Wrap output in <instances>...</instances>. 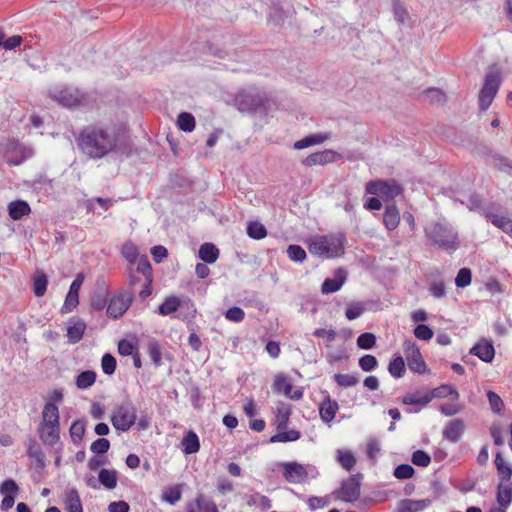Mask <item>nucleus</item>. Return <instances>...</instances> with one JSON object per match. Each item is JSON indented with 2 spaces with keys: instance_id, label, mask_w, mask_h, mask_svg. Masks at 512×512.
<instances>
[{
  "instance_id": "obj_1",
  "label": "nucleus",
  "mask_w": 512,
  "mask_h": 512,
  "mask_svg": "<svg viewBox=\"0 0 512 512\" xmlns=\"http://www.w3.org/2000/svg\"><path fill=\"white\" fill-rule=\"evenodd\" d=\"M76 141L86 156L91 159H102L116 148L118 134L114 127L90 124L80 131Z\"/></svg>"
},
{
  "instance_id": "obj_2",
  "label": "nucleus",
  "mask_w": 512,
  "mask_h": 512,
  "mask_svg": "<svg viewBox=\"0 0 512 512\" xmlns=\"http://www.w3.org/2000/svg\"><path fill=\"white\" fill-rule=\"evenodd\" d=\"M425 236L437 248L454 252L459 248L457 231L446 221L432 222L424 228Z\"/></svg>"
},
{
  "instance_id": "obj_3",
  "label": "nucleus",
  "mask_w": 512,
  "mask_h": 512,
  "mask_svg": "<svg viewBox=\"0 0 512 512\" xmlns=\"http://www.w3.org/2000/svg\"><path fill=\"white\" fill-rule=\"evenodd\" d=\"M344 242V234L318 236L311 240L309 251L321 257H337L344 252Z\"/></svg>"
},
{
  "instance_id": "obj_4",
  "label": "nucleus",
  "mask_w": 512,
  "mask_h": 512,
  "mask_svg": "<svg viewBox=\"0 0 512 512\" xmlns=\"http://www.w3.org/2000/svg\"><path fill=\"white\" fill-rule=\"evenodd\" d=\"M136 420L137 409L129 399L117 405L111 415L113 427L122 432L128 431L136 423Z\"/></svg>"
},
{
  "instance_id": "obj_5",
  "label": "nucleus",
  "mask_w": 512,
  "mask_h": 512,
  "mask_svg": "<svg viewBox=\"0 0 512 512\" xmlns=\"http://www.w3.org/2000/svg\"><path fill=\"white\" fill-rule=\"evenodd\" d=\"M267 97L256 91H240L234 99L235 106L240 112L255 114L264 108Z\"/></svg>"
},
{
  "instance_id": "obj_6",
  "label": "nucleus",
  "mask_w": 512,
  "mask_h": 512,
  "mask_svg": "<svg viewBox=\"0 0 512 512\" xmlns=\"http://www.w3.org/2000/svg\"><path fill=\"white\" fill-rule=\"evenodd\" d=\"M366 193L390 200L403 192L402 186L394 179L369 181L365 187Z\"/></svg>"
},
{
  "instance_id": "obj_7",
  "label": "nucleus",
  "mask_w": 512,
  "mask_h": 512,
  "mask_svg": "<svg viewBox=\"0 0 512 512\" xmlns=\"http://www.w3.org/2000/svg\"><path fill=\"white\" fill-rule=\"evenodd\" d=\"M501 85L500 74L496 71H491L486 74L484 84L479 93V108L485 111L492 104L499 87Z\"/></svg>"
},
{
  "instance_id": "obj_8",
  "label": "nucleus",
  "mask_w": 512,
  "mask_h": 512,
  "mask_svg": "<svg viewBox=\"0 0 512 512\" xmlns=\"http://www.w3.org/2000/svg\"><path fill=\"white\" fill-rule=\"evenodd\" d=\"M49 96L67 108L78 107L84 101V95L77 88L72 87L53 89L49 92Z\"/></svg>"
},
{
  "instance_id": "obj_9",
  "label": "nucleus",
  "mask_w": 512,
  "mask_h": 512,
  "mask_svg": "<svg viewBox=\"0 0 512 512\" xmlns=\"http://www.w3.org/2000/svg\"><path fill=\"white\" fill-rule=\"evenodd\" d=\"M361 479L362 474L358 473L343 480L340 489L334 492L336 498L345 502L357 501L360 497Z\"/></svg>"
},
{
  "instance_id": "obj_10",
  "label": "nucleus",
  "mask_w": 512,
  "mask_h": 512,
  "mask_svg": "<svg viewBox=\"0 0 512 512\" xmlns=\"http://www.w3.org/2000/svg\"><path fill=\"white\" fill-rule=\"evenodd\" d=\"M403 348L409 369L419 374L425 373L427 366L417 345L413 341L407 340L404 342Z\"/></svg>"
},
{
  "instance_id": "obj_11",
  "label": "nucleus",
  "mask_w": 512,
  "mask_h": 512,
  "mask_svg": "<svg viewBox=\"0 0 512 512\" xmlns=\"http://www.w3.org/2000/svg\"><path fill=\"white\" fill-rule=\"evenodd\" d=\"M283 469V476L289 483H302L308 477L306 468L297 462H283L279 464Z\"/></svg>"
},
{
  "instance_id": "obj_12",
  "label": "nucleus",
  "mask_w": 512,
  "mask_h": 512,
  "mask_svg": "<svg viewBox=\"0 0 512 512\" xmlns=\"http://www.w3.org/2000/svg\"><path fill=\"white\" fill-rule=\"evenodd\" d=\"M83 281L84 276L82 274H77L76 278L70 285L69 292L61 308L62 313L71 312L79 304V290Z\"/></svg>"
},
{
  "instance_id": "obj_13",
  "label": "nucleus",
  "mask_w": 512,
  "mask_h": 512,
  "mask_svg": "<svg viewBox=\"0 0 512 512\" xmlns=\"http://www.w3.org/2000/svg\"><path fill=\"white\" fill-rule=\"evenodd\" d=\"M466 429V425L463 419L455 418L450 420L442 431L443 439L450 443H457L462 438Z\"/></svg>"
},
{
  "instance_id": "obj_14",
  "label": "nucleus",
  "mask_w": 512,
  "mask_h": 512,
  "mask_svg": "<svg viewBox=\"0 0 512 512\" xmlns=\"http://www.w3.org/2000/svg\"><path fill=\"white\" fill-rule=\"evenodd\" d=\"M186 512H219L215 502L199 493L185 505Z\"/></svg>"
},
{
  "instance_id": "obj_15",
  "label": "nucleus",
  "mask_w": 512,
  "mask_h": 512,
  "mask_svg": "<svg viewBox=\"0 0 512 512\" xmlns=\"http://www.w3.org/2000/svg\"><path fill=\"white\" fill-rule=\"evenodd\" d=\"M132 302V294L124 298L122 294L112 298L107 305V314L111 318H118L122 316L129 308Z\"/></svg>"
},
{
  "instance_id": "obj_16",
  "label": "nucleus",
  "mask_w": 512,
  "mask_h": 512,
  "mask_svg": "<svg viewBox=\"0 0 512 512\" xmlns=\"http://www.w3.org/2000/svg\"><path fill=\"white\" fill-rule=\"evenodd\" d=\"M347 273L343 268H338L335 271L333 278H326L321 285V292L323 294H331L338 291L346 281Z\"/></svg>"
},
{
  "instance_id": "obj_17",
  "label": "nucleus",
  "mask_w": 512,
  "mask_h": 512,
  "mask_svg": "<svg viewBox=\"0 0 512 512\" xmlns=\"http://www.w3.org/2000/svg\"><path fill=\"white\" fill-rule=\"evenodd\" d=\"M470 354L477 356L484 362L490 363L494 358L495 349L491 342L483 339L470 349Z\"/></svg>"
},
{
  "instance_id": "obj_18",
  "label": "nucleus",
  "mask_w": 512,
  "mask_h": 512,
  "mask_svg": "<svg viewBox=\"0 0 512 512\" xmlns=\"http://www.w3.org/2000/svg\"><path fill=\"white\" fill-rule=\"evenodd\" d=\"M274 389L277 392L283 393L286 397L292 400H299L303 396V392L300 389L292 391L291 383L283 375L276 376L274 380Z\"/></svg>"
},
{
  "instance_id": "obj_19",
  "label": "nucleus",
  "mask_w": 512,
  "mask_h": 512,
  "mask_svg": "<svg viewBox=\"0 0 512 512\" xmlns=\"http://www.w3.org/2000/svg\"><path fill=\"white\" fill-rule=\"evenodd\" d=\"M430 505V499H404L398 503L397 512H420Z\"/></svg>"
},
{
  "instance_id": "obj_20",
  "label": "nucleus",
  "mask_w": 512,
  "mask_h": 512,
  "mask_svg": "<svg viewBox=\"0 0 512 512\" xmlns=\"http://www.w3.org/2000/svg\"><path fill=\"white\" fill-rule=\"evenodd\" d=\"M339 409L337 401L332 400L330 396H327L319 406L320 417L323 422L330 423L334 418Z\"/></svg>"
},
{
  "instance_id": "obj_21",
  "label": "nucleus",
  "mask_w": 512,
  "mask_h": 512,
  "mask_svg": "<svg viewBox=\"0 0 512 512\" xmlns=\"http://www.w3.org/2000/svg\"><path fill=\"white\" fill-rule=\"evenodd\" d=\"M334 160L333 152L330 150H324L321 152H315L307 156L302 160V164L307 167L324 165Z\"/></svg>"
},
{
  "instance_id": "obj_22",
  "label": "nucleus",
  "mask_w": 512,
  "mask_h": 512,
  "mask_svg": "<svg viewBox=\"0 0 512 512\" xmlns=\"http://www.w3.org/2000/svg\"><path fill=\"white\" fill-rule=\"evenodd\" d=\"M86 323L79 318H73L71 324L67 328V337L70 343L75 344L79 342L85 332Z\"/></svg>"
},
{
  "instance_id": "obj_23",
  "label": "nucleus",
  "mask_w": 512,
  "mask_h": 512,
  "mask_svg": "<svg viewBox=\"0 0 512 512\" xmlns=\"http://www.w3.org/2000/svg\"><path fill=\"white\" fill-rule=\"evenodd\" d=\"M42 417H43L42 425H44V426H54V427L60 426V423H59V409H58V407L54 403L47 402L44 405L43 412H42Z\"/></svg>"
},
{
  "instance_id": "obj_24",
  "label": "nucleus",
  "mask_w": 512,
  "mask_h": 512,
  "mask_svg": "<svg viewBox=\"0 0 512 512\" xmlns=\"http://www.w3.org/2000/svg\"><path fill=\"white\" fill-rule=\"evenodd\" d=\"M182 306V300L177 296H168L157 308V313L167 316L176 312Z\"/></svg>"
},
{
  "instance_id": "obj_25",
  "label": "nucleus",
  "mask_w": 512,
  "mask_h": 512,
  "mask_svg": "<svg viewBox=\"0 0 512 512\" xmlns=\"http://www.w3.org/2000/svg\"><path fill=\"white\" fill-rule=\"evenodd\" d=\"M400 222V213L398 208L392 204L388 205L385 208L384 215H383V223L385 227L392 231L397 228Z\"/></svg>"
},
{
  "instance_id": "obj_26",
  "label": "nucleus",
  "mask_w": 512,
  "mask_h": 512,
  "mask_svg": "<svg viewBox=\"0 0 512 512\" xmlns=\"http://www.w3.org/2000/svg\"><path fill=\"white\" fill-rule=\"evenodd\" d=\"M9 216L13 220H19L23 216L28 215L31 212L30 206L26 201L16 200L12 201L8 205Z\"/></svg>"
},
{
  "instance_id": "obj_27",
  "label": "nucleus",
  "mask_w": 512,
  "mask_h": 512,
  "mask_svg": "<svg viewBox=\"0 0 512 512\" xmlns=\"http://www.w3.org/2000/svg\"><path fill=\"white\" fill-rule=\"evenodd\" d=\"M181 445L183 447V452L185 454H193L199 451L200 449V442L199 437L197 434L189 430L183 437L181 441Z\"/></svg>"
},
{
  "instance_id": "obj_28",
  "label": "nucleus",
  "mask_w": 512,
  "mask_h": 512,
  "mask_svg": "<svg viewBox=\"0 0 512 512\" xmlns=\"http://www.w3.org/2000/svg\"><path fill=\"white\" fill-rule=\"evenodd\" d=\"M182 497V485L177 484L173 486L165 487L161 492V500L170 504L175 505L181 500Z\"/></svg>"
},
{
  "instance_id": "obj_29",
  "label": "nucleus",
  "mask_w": 512,
  "mask_h": 512,
  "mask_svg": "<svg viewBox=\"0 0 512 512\" xmlns=\"http://www.w3.org/2000/svg\"><path fill=\"white\" fill-rule=\"evenodd\" d=\"M60 426H44L39 428L40 439L50 446H54L59 440Z\"/></svg>"
},
{
  "instance_id": "obj_30",
  "label": "nucleus",
  "mask_w": 512,
  "mask_h": 512,
  "mask_svg": "<svg viewBox=\"0 0 512 512\" xmlns=\"http://www.w3.org/2000/svg\"><path fill=\"white\" fill-rule=\"evenodd\" d=\"M219 257V249L213 243H204L199 249V258L207 263L212 264Z\"/></svg>"
},
{
  "instance_id": "obj_31",
  "label": "nucleus",
  "mask_w": 512,
  "mask_h": 512,
  "mask_svg": "<svg viewBox=\"0 0 512 512\" xmlns=\"http://www.w3.org/2000/svg\"><path fill=\"white\" fill-rule=\"evenodd\" d=\"M65 506L68 512H83L80 496L75 488L65 493Z\"/></svg>"
},
{
  "instance_id": "obj_32",
  "label": "nucleus",
  "mask_w": 512,
  "mask_h": 512,
  "mask_svg": "<svg viewBox=\"0 0 512 512\" xmlns=\"http://www.w3.org/2000/svg\"><path fill=\"white\" fill-rule=\"evenodd\" d=\"M484 216L496 227L504 231L505 233H509L512 231V220L506 216L498 215L492 212H485Z\"/></svg>"
},
{
  "instance_id": "obj_33",
  "label": "nucleus",
  "mask_w": 512,
  "mask_h": 512,
  "mask_svg": "<svg viewBox=\"0 0 512 512\" xmlns=\"http://www.w3.org/2000/svg\"><path fill=\"white\" fill-rule=\"evenodd\" d=\"M431 402V397L428 392L421 394L420 392L408 393L402 398V403L405 405H418L420 407L426 406Z\"/></svg>"
},
{
  "instance_id": "obj_34",
  "label": "nucleus",
  "mask_w": 512,
  "mask_h": 512,
  "mask_svg": "<svg viewBox=\"0 0 512 512\" xmlns=\"http://www.w3.org/2000/svg\"><path fill=\"white\" fill-rule=\"evenodd\" d=\"M328 139L327 134H314L304 137L301 140H298L294 143V149L296 150H302L307 147L318 145L323 143L325 140Z\"/></svg>"
},
{
  "instance_id": "obj_35",
  "label": "nucleus",
  "mask_w": 512,
  "mask_h": 512,
  "mask_svg": "<svg viewBox=\"0 0 512 512\" xmlns=\"http://www.w3.org/2000/svg\"><path fill=\"white\" fill-rule=\"evenodd\" d=\"M428 393L429 396L431 397V400L433 398H445L450 395L453 396L455 400L459 398V393L457 389L454 386L448 384H442L439 387L428 391Z\"/></svg>"
},
{
  "instance_id": "obj_36",
  "label": "nucleus",
  "mask_w": 512,
  "mask_h": 512,
  "mask_svg": "<svg viewBox=\"0 0 512 512\" xmlns=\"http://www.w3.org/2000/svg\"><path fill=\"white\" fill-rule=\"evenodd\" d=\"M98 480L105 488L112 490L117 486V472L115 470L101 469L98 474Z\"/></svg>"
},
{
  "instance_id": "obj_37",
  "label": "nucleus",
  "mask_w": 512,
  "mask_h": 512,
  "mask_svg": "<svg viewBox=\"0 0 512 512\" xmlns=\"http://www.w3.org/2000/svg\"><path fill=\"white\" fill-rule=\"evenodd\" d=\"M497 502L500 506L506 508L512 502V486L510 484L500 483L497 491Z\"/></svg>"
},
{
  "instance_id": "obj_38",
  "label": "nucleus",
  "mask_w": 512,
  "mask_h": 512,
  "mask_svg": "<svg viewBox=\"0 0 512 512\" xmlns=\"http://www.w3.org/2000/svg\"><path fill=\"white\" fill-rule=\"evenodd\" d=\"M121 255L129 262L128 266H133L137 262L139 251L133 242L126 241L122 246Z\"/></svg>"
},
{
  "instance_id": "obj_39",
  "label": "nucleus",
  "mask_w": 512,
  "mask_h": 512,
  "mask_svg": "<svg viewBox=\"0 0 512 512\" xmlns=\"http://www.w3.org/2000/svg\"><path fill=\"white\" fill-rule=\"evenodd\" d=\"M48 286V278L44 272H37L33 278V292L35 296L42 297Z\"/></svg>"
},
{
  "instance_id": "obj_40",
  "label": "nucleus",
  "mask_w": 512,
  "mask_h": 512,
  "mask_svg": "<svg viewBox=\"0 0 512 512\" xmlns=\"http://www.w3.org/2000/svg\"><path fill=\"white\" fill-rule=\"evenodd\" d=\"M301 433L295 429H291L289 431H278L275 435L271 436L270 442L276 443V442H293L300 439Z\"/></svg>"
},
{
  "instance_id": "obj_41",
  "label": "nucleus",
  "mask_w": 512,
  "mask_h": 512,
  "mask_svg": "<svg viewBox=\"0 0 512 512\" xmlns=\"http://www.w3.org/2000/svg\"><path fill=\"white\" fill-rule=\"evenodd\" d=\"M495 465L502 481H509L512 476V467L504 462L502 454L496 453Z\"/></svg>"
},
{
  "instance_id": "obj_42",
  "label": "nucleus",
  "mask_w": 512,
  "mask_h": 512,
  "mask_svg": "<svg viewBox=\"0 0 512 512\" xmlns=\"http://www.w3.org/2000/svg\"><path fill=\"white\" fill-rule=\"evenodd\" d=\"M134 271L138 274H142L143 280H145L146 283L149 284L153 282L152 267L147 257H143L139 260Z\"/></svg>"
},
{
  "instance_id": "obj_43",
  "label": "nucleus",
  "mask_w": 512,
  "mask_h": 512,
  "mask_svg": "<svg viewBox=\"0 0 512 512\" xmlns=\"http://www.w3.org/2000/svg\"><path fill=\"white\" fill-rule=\"evenodd\" d=\"M388 371L394 378H401L405 374V362L402 356L393 358L388 365Z\"/></svg>"
},
{
  "instance_id": "obj_44",
  "label": "nucleus",
  "mask_w": 512,
  "mask_h": 512,
  "mask_svg": "<svg viewBox=\"0 0 512 512\" xmlns=\"http://www.w3.org/2000/svg\"><path fill=\"white\" fill-rule=\"evenodd\" d=\"M96 381V373L91 370L81 372L76 378V385L79 389H87Z\"/></svg>"
},
{
  "instance_id": "obj_45",
  "label": "nucleus",
  "mask_w": 512,
  "mask_h": 512,
  "mask_svg": "<svg viewBox=\"0 0 512 512\" xmlns=\"http://www.w3.org/2000/svg\"><path fill=\"white\" fill-rule=\"evenodd\" d=\"M177 125L184 132H191L195 128V118L192 114L182 112L178 115Z\"/></svg>"
},
{
  "instance_id": "obj_46",
  "label": "nucleus",
  "mask_w": 512,
  "mask_h": 512,
  "mask_svg": "<svg viewBox=\"0 0 512 512\" xmlns=\"http://www.w3.org/2000/svg\"><path fill=\"white\" fill-rule=\"evenodd\" d=\"M337 454V460L344 469L350 471L355 466L356 458L351 451L339 449Z\"/></svg>"
},
{
  "instance_id": "obj_47",
  "label": "nucleus",
  "mask_w": 512,
  "mask_h": 512,
  "mask_svg": "<svg viewBox=\"0 0 512 512\" xmlns=\"http://www.w3.org/2000/svg\"><path fill=\"white\" fill-rule=\"evenodd\" d=\"M247 234L253 239L260 240L267 235V230L260 222L252 221L247 225Z\"/></svg>"
},
{
  "instance_id": "obj_48",
  "label": "nucleus",
  "mask_w": 512,
  "mask_h": 512,
  "mask_svg": "<svg viewBox=\"0 0 512 512\" xmlns=\"http://www.w3.org/2000/svg\"><path fill=\"white\" fill-rule=\"evenodd\" d=\"M107 295L108 292L105 289H99L98 291H95L91 297L92 308L98 311L103 310L107 305Z\"/></svg>"
},
{
  "instance_id": "obj_49",
  "label": "nucleus",
  "mask_w": 512,
  "mask_h": 512,
  "mask_svg": "<svg viewBox=\"0 0 512 512\" xmlns=\"http://www.w3.org/2000/svg\"><path fill=\"white\" fill-rule=\"evenodd\" d=\"M85 433V422L82 420H75L70 427V436L73 443L78 444L82 441Z\"/></svg>"
},
{
  "instance_id": "obj_50",
  "label": "nucleus",
  "mask_w": 512,
  "mask_h": 512,
  "mask_svg": "<svg viewBox=\"0 0 512 512\" xmlns=\"http://www.w3.org/2000/svg\"><path fill=\"white\" fill-rule=\"evenodd\" d=\"M423 98L430 104H440L445 102V94L438 88H428L424 91Z\"/></svg>"
},
{
  "instance_id": "obj_51",
  "label": "nucleus",
  "mask_w": 512,
  "mask_h": 512,
  "mask_svg": "<svg viewBox=\"0 0 512 512\" xmlns=\"http://www.w3.org/2000/svg\"><path fill=\"white\" fill-rule=\"evenodd\" d=\"M333 379L338 386L344 388L355 386L359 381L358 377L355 375L341 373L334 374Z\"/></svg>"
},
{
  "instance_id": "obj_52",
  "label": "nucleus",
  "mask_w": 512,
  "mask_h": 512,
  "mask_svg": "<svg viewBox=\"0 0 512 512\" xmlns=\"http://www.w3.org/2000/svg\"><path fill=\"white\" fill-rule=\"evenodd\" d=\"M494 166L501 172L506 173L512 177V162L500 155L493 156Z\"/></svg>"
},
{
  "instance_id": "obj_53",
  "label": "nucleus",
  "mask_w": 512,
  "mask_h": 512,
  "mask_svg": "<svg viewBox=\"0 0 512 512\" xmlns=\"http://www.w3.org/2000/svg\"><path fill=\"white\" fill-rule=\"evenodd\" d=\"M376 344V336L373 333L365 332L357 338V345L361 349L369 350Z\"/></svg>"
},
{
  "instance_id": "obj_54",
  "label": "nucleus",
  "mask_w": 512,
  "mask_h": 512,
  "mask_svg": "<svg viewBox=\"0 0 512 512\" xmlns=\"http://www.w3.org/2000/svg\"><path fill=\"white\" fill-rule=\"evenodd\" d=\"M287 255L294 262H303L306 259V252L300 245H289Z\"/></svg>"
},
{
  "instance_id": "obj_55",
  "label": "nucleus",
  "mask_w": 512,
  "mask_h": 512,
  "mask_svg": "<svg viewBox=\"0 0 512 512\" xmlns=\"http://www.w3.org/2000/svg\"><path fill=\"white\" fill-rule=\"evenodd\" d=\"M472 279V273L469 268H461L455 278V284L459 288H465L470 285Z\"/></svg>"
},
{
  "instance_id": "obj_56",
  "label": "nucleus",
  "mask_w": 512,
  "mask_h": 512,
  "mask_svg": "<svg viewBox=\"0 0 512 512\" xmlns=\"http://www.w3.org/2000/svg\"><path fill=\"white\" fill-rule=\"evenodd\" d=\"M487 398H488L491 410L496 414H500L504 408V403H503L501 397L493 391H488Z\"/></svg>"
},
{
  "instance_id": "obj_57",
  "label": "nucleus",
  "mask_w": 512,
  "mask_h": 512,
  "mask_svg": "<svg viewBox=\"0 0 512 512\" xmlns=\"http://www.w3.org/2000/svg\"><path fill=\"white\" fill-rule=\"evenodd\" d=\"M365 307L363 303L361 302H355L349 304V306L346 309L345 315L348 320H354L362 315L364 312Z\"/></svg>"
},
{
  "instance_id": "obj_58",
  "label": "nucleus",
  "mask_w": 512,
  "mask_h": 512,
  "mask_svg": "<svg viewBox=\"0 0 512 512\" xmlns=\"http://www.w3.org/2000/svg\"><path fill=\"white\" fill-rule=\"evenodd\" d=\"M431 462L430 455L423 451V450H416L412 454V463L420 466V467H427Z\"/></svg>"
},
{
  "instance_id": "obj_59",
  "label": "nucleus",
  "mask_w": 512,
  "mask_h": 512,
  "mask_svg": "<svg viewBox=\"0 0 512 512\" xmlns=\"http://www.w3.org/2000/svg\"><path fill=\"white\" fill-rule=\"evenodd\" d=\"M378 365V361L375 356L366 354L359 359V366L365 372L374 370Z\"/></svg>"
},
{
  "instance_id": "obj_60",
  "label": "nucleus",
  "mask_w": 512,
  "mask_h": 512,
  "mask_svg": "<svg viewBox=\"0 0 512 512\" xmlns=\"http://www.w3.org/2000/svg\"><path fill=\"white\" fill-rule=\"evenodd\" d=\"M414 468L409 464H400L394 469L393 475L397 479H409L414 475Z\"/></svg>"
},
{
  "instance_id": "obj_61",
  "label": "nucleus",
  "mask_w": 512,
  "mask_h": 512,
  "mask_svg": "<svg viewBox=\"0 0 512 512\" xmlns=\"http://www.w3.org/2000/svg\"><path fill=\"white\" fill-rule=\"evenodd\" d=\"M249 505H256L260 507L262 510H268L271 508V500L264 495L255 494L250 497L248 500Z\"/></svg>"
},
{
  "instance_id": "obj_62",
  "label": "nucleus",
  "mask_w": 512,
  "mask_h": 512,
  "mask_svg": "<svg viewBox=\"0 0 512 512\" xmlns=\"http://www.w3.org/2000/svg\"><path fill=\"white\" fill-rule=\"evenodd\" d=\"M482 203V197L474 193L469 196L467 207L470 211H479L481 214L484 215V213L487 211L483 208Z\"/></svg>"
},
{
  "instance_id": "obj_63",
  "label": "nucleus",
  "mask_w": 512,
  "mask_h": 512,
  "mask_svg": "<svg viewBox=\"0 0 512 512\" xmlns=\"http://www.w3.org/2000/svg\"><path fill=\"white\" fill-rule=\"evenodd\" d=\"M102 370L107 375H112L116 369V359L111 354H104L101 361Z\"/></svg>"
},
{
  "instance_id": "obj_64",
  "label": "nucleus",
  "mask_w": 512,
  "mask_h": 512,
  "mask_svg": "<svg viewBox=\"0 0 512 512\" xmlns=\"http://www.w3.org/2000/svg\"><path fill=\"white\" fill-rule=\"evenodd\" d=\"M109 448L110 441L106 438H98L90 446V450L95 454H104L109 450Z\"/></svg>"
}]
</instances>
